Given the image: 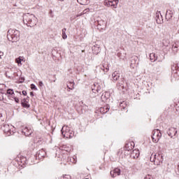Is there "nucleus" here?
<instances>
[{
	"mask_svg": "<svg viewBox=\"0 0 179 179\" xmlns=\"http://www.w3.org/2000/svg\"><path fill=\"white\" fill-rule=\"evenodd\" d=\"M38 22L36 15L34 14L27 13L23 15L24 24L27 25L28 27H34Z\"/></svg>",
	"mask_w": 179,
	"mask_h": 179,
	"instance_id": "1",
	"label": "nucleus"
},
{
	"mask_svg": "<svg viewBox=\"0 0 179 179\" xmlns=\"http://www.w3.org/2000/svg\"><path fill=\"white\" fill-rule=\"evenodd\" d=\"M7 38L11 43H17L20 40V31L16 29H9L8 31Z\"/></svg>",
	"mask_w": 179,
	"mask_h": 179,
	"instance_id": "2",
	"label": "nucleus"
},
{
	"mask_svg": "<svg viewBox=\"0 0 179 179\" xmlns=\"http://www.w3.org/2000/svg\"><path fill=\"white\" fill-rule=\"evenodd\" d=\"M62 134L64 136V138H67V139H71L73 138L75 135V132L68 127L64 126L61 130Z\"/></svg>",
	"mask_w": 179,
	"mask_h": 179,
	"instance_id": "3",
	"label": "nucleus"
},
{
	"mask_svg": "<svg viewBox=\"0 0 179 179\" xmlns=\"http://www.w3.org/2000/svg\"><path fill=\"white\" fill-rule=\"evenodd\" d=\"M15 71H16L15 68L8 69L5 73L6 78H8V79H13V78H15V74L16 73Z\"/></svg>",
	"mask_w": 179,
	"mask_h": 179,
	"instance_id": "4",
	"label": "nucleus"
},
{
	"mask_svg": "<svg viewBox=\"0 0 179 179\" xmlns=\"http://www.w3.org/2000/svg\"><path fill=\"white\" fill-rule=\"evenodd\" d=\"M3 131L4 134L7 135V136H10V135H13V134H15V132H13V131L10 129V127L9 126V124H4L3 126Z\"/></svg>",
	"mask_w": 179,
	"mask_h": 179,
	"instance_id": "5",
	"label": "nucleus"
},
{
	"mask_svg": "<svg viewBox=\"0 0 179 179\" xmlns=\"http://www.w3.org/2000/svg\"><path fill=\"white\" fill-rule=\"evenodd\" d=\"M46 155L47 152H45V150H44V149H42L37 152L36 157V159H38V160H43L44 157H45Z\"/></svg>",
	"mask_w": 179,
	"mask_h": 179,
	"instance_id": "6",
	"label": "nucleus"
},
{
	"mask_svg": "<svg viewBox=\"0 0 179 179\" xmlns=\"http://www.w3.org/2000/svg\"><path fill=\"white\" fill-rule=\"evenodd\" d=\"M94 23L96 26H98V29H104V27L106 26V21L100 18L95 21Z\"/></svg>",
	"mask_w": 179,
	"mask_h": 179,
	"instance_id": "7",
	"label": "nucleus"
},
{
	"mask_svg": "<svg viewBox=\"0 0 179 179\" xmlns=\"http://www.w3.org/2000/svg\"><path fill=\"white\" fill-rule=\"evenodd\" d=\"M177 129L174 128V127H171L169 129V131H167V134L169 135V136H171V138H173V136H176V135H177Z\"/></svg>",
	"mask_w": 179,
	"mask_h": 179,
	"instance_id": "8",
	"label": "nucleus"
},
{
	"mask_svg": "<svg viewBox=\"0 0 179 179\" xmlns=\"http://www.w3.org/2000/svg\"><path fill=\"white\" fill-rule=\"evenodd\" d=\"M22 134L25 136H30V135H31V134H33V130H31V129H29V127H25L23 129H22Z\"/></svg>",
	"mask_w": 179,
	"mask_h": 179,
	"instance_id": "9",
	"label": "nucleus"
},
{
	"mask_svg": "<svg viewBox=\"0 0 179 179\" xmlns=\"http://www.w3.org/2000/svg\"><path fill=\"white\" fill-rule=\"evenodd\" d=\"M121 174V169L118 168H115L113 171H110V176L113 178L117 177V176H120Z\"/></svg>",
	"mask_w": 179,
	"mask_h": 179,
	"instance_id": "10",
	"label": "nucleus"
},
{
	"mask_svg": "<svg viewBox=\"0 0 179 179\" xmlns=\"http://www.w3.org/2000/svg\"><path fill=\"white\" fill-rule=\"evenodd\" d=\"M92 48L93 54H95L96 55H97V54H99L100 51H101V49L100 48V46L99 45H95L92 46Z\"/></svg>",
	"mask_w": 179,
	"mask_h": 179,
	"instance_id": "11",
	"label": "nucleus"
},
{
	"mask_svg": "<svg viewBox=\"0 0 179 179\" xmlns=\"http://www.w3.org/2000/svg\"><path fill=\"white\" fill-rule=\"evenodd\" d=\"M21 104L22 107L24 108H30V104H29V101H27V99L24 98L21 102Z\"/></svg>",
	"mask_w": 179,
	"mask_h": 179,
	"instance_id": "12",
	"label": "nucleus"
},
{
	"mask_svg": "<svg viewBox=\"0 0 179 179\" xmlns=\"http://www.w3.org/2000/svg\"><path fill=\"white\" fill-rule=\"evenodd\" d=\"M139 150H134L131 154V159H138L139 157Z\"/></svg>",
	"mask_w": 179,
	"mask_h": 179,
	"instance_id": "13",
	"label": "nucleus"
},
{
	"mask_svg": "<svg viewBox=\"0 0 179 179\" xmlns=\"http://www.w3.org/2000/svg\"><path fill=\"white\" fill-rule=\"evenodd\" d=\"M172 50L174 54L179 50V43L176 42L172 45Z\"/></svg>",
	"mask_w": 179,
	"mask_h": 179,
	"instance_id": "14",
	"label": "nucleus"
},
{
	"mask_svg": "<svg viewBox=\"0 0 179 179\" xmlns=\"http://www.w3.org/2000/svg\"><path fill=\"white\" fill-rule=\"evenodd\" d=\"M112 78L113 79V80L117 81L120 79V73H118V71H115L113 74H112Z\"/></svg>",
	"mask_w": 179,
	"mask_h": 179,
	"instance_id": "15",
	"label": "nucleus"
},
{
	"mask_svg": "<svg viewBox=\"0 0 179 179\" xmlns=\"http://www.w3.org/2000/svg\"><path fill=\"white\" fill-rule=\"evenodd\" d=\"M118 0H113L111 1L110 3V6H113V8H115V9H117V6H118Z\"/></svg>",
	"mask_w": 179,
	"mask_h": 179,
	"instance_id": "16",
	"label": "nucleus"
},
{
	"mask_svg": "<svg viewBox=\"0 0 179 179\" xmlns=\"http://www.w3.org/2000/svg\"><path fill=\"white\" fill-rule=\"evenodd\" d=\"M150 59L152 61V62H155L157 59V56H156V54L155 53H151L150 55Z\"/></svg>",
	"mask_w": 179,
	"mask_h": 179,
	"instance_id": "17",
	"label": "nucleus"
},
{
	"mask_svg": "<svg viewBox=\"0 0 179 179\" xmlns=\"http://www.w3.org/2000/svg\"><path fill=\"white\" fill-rule=\"evenodd\" d=\"M156 156H157V154L155 153V152H153V153L151 155V157H150V160L151 163H154V164H155V162H156Z\"/></svg>",
	"mask_w": 179,
	"mask_h": 179,
	"instance_id": "18",
	"label": "nucleus"
},
{
	"mask_svg": "<svg viewBox=\"0 0 179 179\" xmlns=\"http://www.w3.org/2000/svg\"><path fill=\"white\" fill-rule=\"evenodd\" d=\"M173 17V12L171 11H167L166 13V19L168 20H170Z\"/></svg>",
	"mask_w": 179,
	"mask_h": 179,
	"instance_id": "19",
	"label": "nucleus"
},
{
	"mask_svg": "<svg viewBox=\"0 0 179 179\" xmlns=\"http://www.w3.org/2000/svg\"><path fill=\"white\" fill-rule=\"evenodd\" d=\"M62 38L63 40H66L68 38V36L66 35V28H64L62 30Z\"/></svg>",
	"mask_w": 179,
	"mask_h": 179,
	"instance_id": "20",
	"label": "nucleus"
},
{
	"mask_svg": "<svg viewBox=\"0 0 179 179\" xmlns=\"http://www.w3.org/2000/svg\"><path fill=\"white\" fill-rule=\"evenodd\" d=\"M117 89L119 90H124V89H125V87L124 86V81H122L117 84Z\"/></svg>",
	"mask_w": 179,
	"mask_h": 179,
	"instance_id": "21",
	"label": "nucleus"
},
{
	"mask_svg": "<svg viewBox=\"0 0 179 179\" xmlns=\"http://www.w3.org/2000/svg\"><path fill=\"white\" fill-rule=\"evenodd\" d=\"M94 90L99 93L101 90V87L99 84L94 85V88H92V91L94 92Z\"/></svg>",
	"mask_w": 179,
	"mask_h": 179,
	"instance_id": "22",
	"label": "nucleus"
},
{
	"mask_svg": "<svg viewBox=\"0 0 179 179\" xmlns=\"http://www.w3.org/2000/svg\"><path fill=\"white\" fill-rule=\"evenodd\" d=\"M6 94H10L11 97H13L15 96V92H13V90L12 89H8L6 91Z\"/></svg>",
	"mask_w": 179,
	"mask_h": 179,
	"instance_id": "23",
	"label": "nucleus"
},
{
	"mask_svg": "<svg viewBox=\"0 0 179 179\" xmlns=\"http://www.w3.org/2000/svg\"><path fill=\"white\" fill-rule=\"evenodd\" d=\"M179 77L178 75L174 73L172 75L171 82H176V80H178Z\"/></svg>",
	"mask_w": 179,
	"mask_h": 179,
	"instance_id": "24",
	"label": "nucleus"
},
{
	"mask_svg": "<svg viewBox=\"0 0 179 179\" xmlns=\"http://www.w3.org/2000/svg\"><path fill=\"white\" fill-rule=\"evenodd\" d=\"M78 2H80V5H86L90 2V0H77Z\"/></svg>",
	"mask_w": 179,
	"mask_h": 179,
	"instance_id": "25",
	"label": "nucleus"
},
{
	"mask_svg": "<svg viewBox=\"0 0 179 179\" xmlns=\"http://www.w3.org/2000/svg\"><path fill=\"white\" fill-rule=\"evenodd\" d=\"M101 69L102 71H104V72H108V71L110 70V67L108 64H104L103 65Z\"/></svg>",
	"mask_w": 179,
	"mask_h": 179,
	"instance_id": "26",
	"label": "nucleus"
},
{
	"mask_svg": "<svg viewBox=\"0 0 179 179\" xmlns=\"http://www.w3.org/2000/svg\"><path fill=\"white\" fill-rule=\"evenodd\" d=\"M101 100H103V101H105V100H107V99H108V94H107V93H104L102 94L101 96Z\"/></svg>",
	"mask_w": 179,
	"mask_h": 179,
	"instance_id": "27",
	"label": "nucleus"
},
{
	"mask_svg": "<svg viewBox=\"0 0 179 179\" xmlns=\"http://www.w3.org/2000/svg\"><path fill=\"white\" fill-rule=\"evenodd\" d=\"M158 13L160 14L162 20H160V16L158 15H157V19H158L157 23H158V24L159 23V24H161L162 23H163V16L162 15V13H160V12H158Z\"/></svg>",
	"mask_w": 179,
	"mask_h": 179,
	"instance_id": "28",
	"label": "nucleus"
},
{
	"mask_svg": "<svg viewBox=\"0 0 179 179\" xmlns=\"http://www.w3.org/2000/svg\"><path fill=\"white\" fill-rule=\"evenodd\" d=\"M75 86V83L73 82H70L69 84H67V87L69 89V90H72L71 87H73Z\"/></svg>",
	"mask_w": 179,
	"mask_h": 179,
	"instance_id": "29",
	"label": "nucleus"
},
{
	"mask_svg": "<svg viewBox=\"0 0 179 179\" xmlns=\"http://www.w3.org/2000/svg\"><path fill=\"white\" fill-rule=\"evenodd\" d=\"M103 3H104L105 6H108V8H110V6H111V1H110L108 0H105Z\"/></svg>",
	"mask_w": 179,
	"mask_h": 179,
	"instance_id": "30",
	"label": "nucleus"
},
{
	"mask_svg": "<svg viewBox=\"0 0 179 179\" xmlns=\"http://www.w3.org/2000/svg\"><path fill=\"white\" fill-rule=\"evenodd\" d=\"M156 131H157V129H155L152 131V136H151V138L152 139V142H156V138H155V134H156Z\"/></svg>",
	"mask_w": 179,
	"mask_h": 179,
	"instance_id": "31",
	"label": "nucleus"
},
{
	"mask_svg": "<svg viewBox=\"0 0 179 179\" xmlns=\"http://www.w3.org/2000/svg\"><path fill=\"white\" fill-rule=\"evenodd\" d=\"M89 10H90L89 8H86L80 14L78 15L77 16H82V15H85V14L87 13V12H89Z\"/></svg>",
	"mask_w": 179,
	"mask_h": 179,
	"instance_id": "32",
	"label": "nucleus"
},
{
	"mask_svg": "<svg viewBox=\"0 0 179 179\" xmlns=\"http://www.w3.org/2000/svg\"><path fill=\"white\" fill-rule=\"evenodd\" d=\"M70 161L71 162V163H73L75 164L76 163V157L74 156L73 157H71Z\"/></svg>",
	"mask_w": 179,
	"mask_h": 179,
	"instance_id": "33",
	"label": "nucleus"
},
{
	"mask_svg": "<svg viewBox=\"0 0 179 179\" xmlns=\"http://www.w3.org/2000/svg\"><path fill=\"white\" fill-rule=\"evenodd\" d=\"M158 160H159V163H163V155H158Z\"/></svg>",
	"mask_w": 179,
	"mask_h": 179,
	"instance_id": "34",
	"label": "nucleus"
},
{
	"mask_svg": "<svg viewBox=\"0 0 179 179\" xmlns=\"http://www.w3.org/2000/svg\"><path fill=\"white\" fill-rule=\"evenodd\" d=\"M158 134H157V137L158 138H162V135L163 134V131H160L159 129H157Z\"/></svg>",
	"mask_w": 179,
	"mask_h": 179,
	"instance_id": "35",
	"label": "nucleus"
},
{
	"mask_svg": "<svg viewBox=\"0 0 179 179\" xmlns=\"http://www.w3.org/2000/svg\"><path fill=\"white\" fill-rule=\"evenodd\" d=\"M61 179H71V176L69 175H64L62 177Z\"/></svg>",
	"mask_w": 179,
	"mask_h": 179,
	"instance_id": "36",
	"label": "nucleus"
},
{
	"mask_svg": "<svg viewBox=\"0 0 179 179\" xmlns=\"http://www.w3.org/2000/svg\"><path fill=\"white\" fill-rule=\"evenodd\" d=\"M31 89L32 90H37V87H36V85L31 84Z\"/></svg>",
	"mask_w": 179,
	"mask_h": 179,
	"instance_id": "37",
	"label": "nucleus"
},
{
	"mask_svg": "<svg viewBox=\"0 0 179 179\" xmlns=\"http://www.w3.org/2000/svg\"><path fill=\"white\" fill-rule=\"evenodd\" d=\"M22 61H23V59H22V58H17L16 59V62H17L18 65L19 64H22Z\"/></svg>",
	"mask_w": 179,
	"mask_h": 179,
	"instance_id": "38",
	"label": "nucleus"
},
{
	"mask_svg": "<svg viewBox=\"0 0 179 179\" xmlns=\"http://www.w3.org/2000/svg\"><path fill=\"white\" fill-rule=\"evenodd\" d=\"M12 99L15 100V103H19V98L15 97V95L12 97Z\"/></svg>",
	"mask_w": 179,
	"mask_h": 179,
	"instance_id": "39",
	"label": "nucleus"
},
{
	"mask_svg": "<svg viewBox=\"0 0 179 179\" xmlns=\"http://www.w3.org/2000/svg\"><path fill=\"white\" fill-rule=\"evenodd\" d=\"M129 145H131V146L132 145V144L128 143L126 145V148H128V146H129ZM133 148L134 147L131 146L130 148H129V149L127 148V150H131V149H133Z\"/></svg>",
	"mask_w": 179,
	"mask_h": 179,
	"instance_id": "40",
	"label": "nucleus"
},
{
	"mask_svg": "<svg viewBox=\"0 0 179 179\" xmlns=\"http://www.w3.org/2000/svg\"><path fill=\"white\" fill-rule=\"evenodd\" d=\"M173 68H174L176 71H178L179 72V66L177 64L175 65V66H173Z\"/></svg>",
	"mask_w": 179,
	"mask_h": 179,
	"instance_id": "41",
	"label": "nucleus"
},
{
	"mask_svg": "<svg viewBox=\"0 0 179 179\" xmlns=\"http://www.w3.org/2000/svg\"><path fill=\"white\" fill-rule=\"evenodd\" d=\"M38 85H39L41 87H43V86H44V84L43 83V81H39V82H38Z\"/></svg>",
	"mask_w": 179,
	"mask_h": 179,
	"instance_id": "42",
	"label": "nucleus"
},
{
	"mask_svg": "<svg viewBox=\"0 0 179 179\" xmlns=\"http://www.w3.org/2000/svg\"><path fill=\"white\" fill-rule=\"evenodd\" d=\"M22 94H23V96H27V92L22 91Z\"/></svg>",
	"mask_w": 179,
	"mask_h": 179,
	"instance_id": "43",
	"label": "nucleus"
},
{
	"mask_svg": "<svg viewBox=\"0 0 179 179\" xmlns=\"http://www.w3.org/2000/svg\"><path fill=\"white\" fill-rule=\"evenodd\" d=\"M2 100H3V95L0 94V101H2Z\"/></svg>",
	"mask_w": 179,
	"mask_h": 179,
	"instance_id": "44",
	"label": "nucleus"
},
{
	"mask_svg": "<svg viewBox=\"0 0 179 179\" xmlns=\"http://www.w3.org/2000/svg\"><path fill=\"white\" fill-rule=\"evenodd\" d=\"M20 82V83H23V82H24V78H21Z\"/></svg>",
	"mask_w": 179,
	"mask_h": 179,
	"instance_id": "45",
	"label": "nucleus"
},
{
	"mask_svg": "<svg viewBox=\"0 0 179 179\" xmlns=\"http://www.w3.org/2000/svg\"><path fill=\"white\" fill-rule=\"evenodd\" d=\"M30 96H34V93L33 92H30Z\"/></svg>",
	"mask_w": 179,
	"mask_h": 179,
	"instance_id": "46",
	"label": "nucleus"
},
{
	"mask_svg": "<svg viewBox=\"0 0 179 179\" xmlns=\"http://www.w3.org/2000/svg\"><path fill=\"white\" fill-rule=\"evenodd\" d=\"M144 179H150V176H146Z\"/></svg>",
	"mask_w": 179,
	"mask_h": 179,
	"instance_id": "47",
	"label": "nucleus"
},
{
	"mask_svg": "<svg viewBox=\"0 0 179 179\" xmlns=\"http://www.w3.org/2000/svg\"><path fill=\"white\" fill-rule=\"evenodd\" d=\"M123 104H125V102L121 103H120V107H123V106H122Z\"/></svg>",
	"mask_w": 179,
	"mask_h": 179,
	"instance_id": "48",
	"label": "nucleus"
},
{
	"mask_svg": "<svg viewBox=\"0 0 179 179\" xmlns=\"http://www.w3.org/2000/svg\"><path fill=\"white\" fill-rule=\"evenodd\" d=\"M53 78H55L54 80H57V77H55V75L53 76Z\"/></svg>",
	"mask_w": 179,
	"mask_h": 179,
	"instance_id": "49",
	"label": "nucleus"
},
{
	"mask_svg": "<svg viewBox=\"0 0 179 179\" xmlns=\"http://www.w3.org/2000/svg\"><path fill=\"white\" fill-rule=\"evenodd\" d=\"M50 15H52V10H50Z\"/></svg>",
	"mask_w": 179,
	"mask_h": 179,
	"instance_id": "50",
	"label": "nucleus"
},
{
	"mask_svg": "<svg viewBox=\"0 0 179 179\" xmlns=\"http://www.w3.org/2000/svg\"><path fill=\"white\" fill-rule=\"evenodd\" d=\"M3 55V52H0V56Z\"/></svg>",
	"mask_w": 179,
	"mask_h": 179,
	"instance_id": "51",
	"label": "nucleus"
},
{
	"mask_svg": "<svg viewBox=\"0 0 179 179\" xmlns=\"http://www.w3.org/2000/svg\"><path fill=\"white\" fill-rule=\"evenodd\" d=\"M108 110H110V108H106V113H107V111H108Z\"/></svg>",
	"mask_w": 179,
	"mask_h": 179,
	"instance_id": "52",
	"label": "nucleus"
},
{
	"mask_svg": "<svg viewBox=\"0 0 179 179\" xmlns=\"http://www.w3.org/2000/svg\"><path fill=\"white\" fill-rule=\"evenodd\" d=\"M162 59H164V56L162 55Z\"/></svg>",
	"mask_w": 179,
	"mask_h": 179,
	"instance_id": "53",
	"label": "nucleus"
},
{
	"mask_svg": "<svg viewBox=\"0 0 179 179\" xmlns=\"http://www.w3.org/2000/svg\"><path fill=\"white\" fill-rule=\"evenodd\" d=\"M176 106H178V107H179V102L176 104Z\"/></svg>",
	"mask_w": 179,
	"mask_h": 179,
	"instance_id": "54",
	"label": "nucleus"
},
{
	"mask_svg": "<svg viewBox=\"0 0 179 179\" xmlns=\"http://www.w3.org/2000/svg\"><path fill=\"white\" fill-rule=\"evenodd\" d=\"M57 81V80H53V82L55 83Z\"/></svg>",
	"mask_w": 179,
	"mask_h": 179,
	"instance_id": "55",
	"label": "nucleus"
},
{
	"mask_svg": "<svg viewBox=\"0 0 179 179\" xmlns=\"http://www.w3.org/2000/svg\"><path fill=\"white\" fill-rule=\"evenodd\" d=\"M51 17H54V16L52 15H51Z\"/></svg>",
	"mask_w": 179,
	"mask_h": 179,
	"instance_id": "56",
	"label": "nucleus"
},
{
	"mask_svg": "<svg viewBox=\"0 0 179 179\" xmlns=\"http://www.w3.org/2000/svg\"><path fill=\"white\" fill-rule=\"evenodd\" d=\"M166 45V47H168L169 46V45Z\"/></svg>",
	"mask_w": 179,
	"mask_h": 179,
	"instance_id": "57",
	"label": "nucleus"
},
{
	"mask_svg": "<svg viewBox=\"0 0 179 179\" xmlns=\"http://www.w3.org/2000/svg\"><path fill=\"white\" fill-rule=\"evenodd\" d=\"M159 138H158V139H157V142H159Z\"/></svg>",
	"mask_w": 179,
	"mask_h": 179,
	"instance_id": "58",
	"label": "nucleus"
},
{
	"mask_svg": "<svg viewBox=\"0 0 179 179\" xmlns=\"http://www.w3.org/2000/svg\"><path fill=\"white\" fill-rule=\"evenodd\" d=\"M157 17V15H155V18Z\"/></svg>",
	"mask_w": 179,
	"mask_h": 179,
	"instance_id": "59",
	"label": "nucleus"
},
{
	"mask_svg": "<svg viewBox=\"0 0 179 179\" xmlns=\"http://www.w3.org/2000/svg\"><path fill=\"white\" fill-rule=\"evenodd\" d=\"M123 108H124V109H125V107H124V106H123Z\"/></svg>",
	"mask_w": 179,
	"mask_h": 179,
	"instance_id": "60",
	"label": "nucleus"
},
{
	"mask_svg": "<svg viewBox=\"0 0 179 179\" xmlns=\"http://www.w3.org/2000/svg\"><path fill=\"white\" fill-rule=\"evenodd\" d=\"M178 33H179V29H178Z\"/></svg>",
	"mask_w": 179,
	"mask_h": 179,
	"instance_id": "61",
	"label": "nucleus"
}]
</instances>
